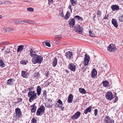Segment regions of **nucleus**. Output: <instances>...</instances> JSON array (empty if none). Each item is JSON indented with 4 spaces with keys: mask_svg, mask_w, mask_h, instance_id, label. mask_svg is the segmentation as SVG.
<instances>
[{
    "mask_svg": "<svg viewBox=\"0 0 123 123\" xmlns=\"http://www.w3.org/2000/svg\"><path fill=\"white\" fill-rule=\"evenodd\" d=\"M47 95V92L46 90H44L43 91V97L45 99L46 98Z\"/></svg>",
    "mask_w": 123,
    "mask_h": 123,
    "instance_id": "obj_38",
    "label": "nucleus"
},
{
    "mask_svg": "<svg viewBox=\"0 0 123 123\" xmlns=\"http://www.w3.org/2000/svg\"><path fill=\"white\" fill-rule=\"evenodd\" d=\"M3 1H0V5L1 4H2Z\"/></svg>",
    "mask_w": 123,
    "mask_h": 123,
    "instance_id": "obj_60",
    "label": "nucleus"
},
{
    "mask_svg": "<svg viewBox=\"0 0 123 123\" xmlns=\"http://www.w3.org/2000/svg\"><path fill=\"white\" fill-rule=\"evenodd\" d=\"M73 99L72 95L71 94L69 95L68 99V102L69 103L72 102Z\"/></svg>",
    "mask_w": 123,
    "mask_h": 123,
    "instance_id": "obj_23",
    "label": "nucleus"
},
{
    "mask_svg": "<svg viewBox=\"0 0 123 123\" xmlns=\"http://www.w3.org/2000/svg\"><path fill=\"white\" fill-rule=\"evenodd\" d=\"M97 75V71L95 69H93L92 71L91 77L92 78L95 77V76Z\"/></svg>",
    "mask_w": 123,
    "mask_h": 123,
    "instance_id": "obj_25",
    "label": "nucleus"
},
{
    "mask_svg": "<svg viewBox=\"0 0 123 123\" xmlns=\"http://www.w3.org/2000/svg\"><path fill=\"white\" fill-rule=\"evenodd\" d=\"M18 101L16 103H18L19 102H21L22 101V98H18Z\"/></svg>",
    "mask_w": 123,
    "mask_h": 123,
    "instance_id": "obj_50",
    "label": "nucleus"
},
{
    "mask_svg": "<svg viewBox=\"0 0 123 123\" xmlns=\"http://www.w3.org/2000/svg\"><path fill=\"white\" fill-rule=\"evenodd\" d=\"M20 63L23 65H26V64L27 62L25 60H21L20 62Z\"/></svg>",
    "mask_w": 123,
    "mask_h": 123,
    "instance_id": "obj_45",
    "label": "nucleus"
},
{
    "mask_svg": "<svg viewBox=\"0 0 123 123\" xmlns=\"http://www.w3.org/2000/svg\"><path fill=\"white\" fill-rule=\"evenodd\" d=\"M37 123V119L34 117L31 120V123Z\"/></svg>",
    "mask_w": 123,
    "mask_h": 123,
    "instance_id": "obj_39",
    "label": "nucleus"
},
{
    "mask_svg": "<svg viewBox=\"0 0 123 123\" xmlns=\"http://www.w3.org/2000/svg\"><path fill=\"white\" fill-rule=\"evenodd\" d=\"M70 13L69 12L67 11L65 16L64 17V18L65 20H68L70 17Z\"/></svg>",
    "mask_w": 123,
    "mask_h": 123,
    "instance_id": "obj_26",
    "label": "nucleus"
},
{
    "mask_svg": "<svg viewBox=\"0 0 123 123\" xmlns=\"http://www.w3.org/2000/svg\"><path fill=\"white\" fill-rule=\"evenodd\" d=\"M90 60V58L89 55L85 54V55L84 60L83 62L84 66H86L88 64Z\"/></svg>",
    "mask_w": 123,
    "mask_h": 123,
    "instance_id": "obj_6",
    "label": "nucleus"
},
{
    "mask_svg": "<svg viewBox=\"0 0 123 123\" xmlns=\"http://www.w3.org/2000/svg\"><path fill=\"white\" fill-rule=\"evenodd\" d=\"M96 17V15H94V16H93V18H95Z\"/></svg>",
    "mask_w": 123,
    "mask_h": 123,
    "instance_id": "obj_63",
    "label": "nucleus"
},
{
    "mask_svg": "<svg viewBox=\"0 0 123 123\" xmlns=\"http://www.w3.org/2000/svg\"><path fill=\"white\" fill-rule=\"evenodd\" d=\"M16 117L18 118H21L22 117V114L20 109L17 108L15 110Z\"/></svg>",
    "mask_w": 123,
    "mask_h": 123,
    "instance_id": "obj_4",
    "label": "nucleus"
},
{
    "mask_svg": "<svg viewBox=\"0 0 123 123\" xmlns=\"http://www.w3.org/2000/svg\"><path fill=\"white\" fill-rule=\"evenodd\" d=\"M72 5L75 6L77 4V0H70Z\"/></svg>",
    "mask_w": 123,
    "mask_h": 123,
    "instance_id": "obj_32",
    "label": "nucleus"
},
{
    "mask_svg": "<svg viewBox=\"0 0 123 123\" xmlns=\"http://www.w3.org/2000/svg\"><path fill=\"white\" fill-rule=\"evenodd\" d=\"M33 0H24V2L27 3H30Z\"/></svg>",
    "mask_w": 123,
    "mask_h": 123,
    "instance_id": "obj_54",
    "label": "nucleus"
},
{
    "mask_svg": "<svg viewBox=\"0 0 123 123\" xmlns=\"http://www.w3.org/2000/svg\"><path fill=\"white\" fill-rule=\"evenodd\" d=\"M45 76L46 77H49V72L47 71V73L45 74Z\"/></svg>",
    "mask_w": 123,
    "mask_h": 123,
    "instance_id": "obj_57",
    "label": "nucleus"
},
{
    "mask_svg": "<svg viewBox=\"0 0 123 123\" xmlns=\"http://www.w3.org/2000/svg\"><path fill=\"white\" fill-rule=\"evenodd\" d=\"M53 60V61L52 63V65L53 67H55L56 66L57 64V59L56 57H55Z\"/></svg>",
    "mask_w": 123,
    "mask_h": 123,
    "instance_id": "obj_21",
    "label": "nucleus"
},
{
    "mask_svg": "<svg viewBox=\"0 0 123 123\" xmlns=\"http://www.w3.org/2000/svg\"><path fill=\"white\" fill-rule=\"evenodd\" d=\"M12 2L11 1H3L2 4H3L6 5L11 4H12Z\"/></svg>",
    "mask_w": 123,
    "mask_h": 123,
    "instance_id": "obj_33",
    "label": "nucleus"
},
{
    "mask_svg": "<svg viewBox=\"0 0 123 123\" xmlns=\"http://www.w3.org/2000/svg\"><path fill=\"white\" fill-rule=\"evenodd\" d=\"M97 14L99 17H101L102 15V12L98 10L97 12Z\"/></svg>",
    "mask_w": 123,
    "mask_h": 123,
    "instance_id": "obj_41",
    "label": "nucleus"
},
{
    "mask_svg": "<svg viewBox=\"0 0 123 123\" xmlns=\"http://www.w3.org/2000/svg\"><path fill=\"white\" fill-rule=\"evenodd\" d=\"M45 110V108L43 105H41L40 107L37 110L36 114L37 116H41L44 113Z\"/></svg>",
    "mask_w": 123,
    "mask_h": 123,
    "instance_id": "obj_3",
    "label": "nucleus"
},
{
    "mask_svg": "<svg viewBox=\"0 0 123 123\" xmlns=\"http://www.w3.org/2000/svg\"><path fill=\"white\" fill-rule=\"evenodd\" d=\"M114 27L117 28L118 27V24L117 22L116 19L113 18L111 21Z\"/></svg>",
    "mask_w": 123,
    "mask_h": 123,
    "instance_id": "obj_20",
    "label": "nucleus"
},
{
    "mask_svg": "<svg viewBox=\"0 0 123 123\" xmlns=\"http://www.w3.org/2000/svg\"><path fill=\"white\" fill-rule=\"evenodd\" d=\"M92 108V106H90L88 107L84 111V113L85 114H86L88 112H90L91 111Z\"/></svg>",
    "mask_w": 123,
    "mask_h": 123,
    "instance_id": "obj_28",
    "label": "nucleus"
},
{
    "mask_svg": "<svg viewBox=\"0 0 123 123\" xmlns=\"http://www.w3.org/2000/svg\"><path fill=\"white\" fill-rule=\"evenodd\" d=\"M5 49V47H4V48L2 49V50H4Z\"/></svg>",
    "mask_w": 123,
    "mask_h": 123,
    "instance_id": "obj_61",
    "label": "nucleus"
},
{
    "mask_svg": "<svg viewBox=\"0 0 123 123\" xmlns=\"http://www.w3.org/2000/svg\"><path fill=\"white\" fill-rule=\"evenodd\" d=\"M43 57L41 56L35 55L32 59V62L34 64H40L43 60Z\"/></svg>",
    "mask_w": 123,
    "mask_h": 123,
    "instance_id": "obj_1",
    "label": "nucleus"
},
{
    "mask_svg": "<svg viewBox=\"0 0 123 123\" xmlns=\"http://www.w3.org/2000/svg\"><path fill=\"white\" fill-rule=\"evenodd\" d=\"M109 82L107 81H104L102 82L103 86L105 87H107L109 86Z\"/></svg>",
    "mask_w": 123,
    "mask_h": 123,
    "instance_id": "obj_31",
    "label": "nucleus"
},
{
    "mask_svg": "<svg viewBox=\"0 0 123 123\" xmlns=\"http://www.w3.org/2000/svg\"><path fill=\"white\" fill-rule=\"evenodd\" d=\"M62 102L60 99L58 100L57 102L56 103L55 105V106L57 107H59L61 106H62Z\"/></svg>",
    "mask_w": 123,
    "mask_h": 123,
    "instance_id": "obj_16",
    "label": "nucleus"
},
{
    "mask_svg": "<svg viewBox=\"0 0 123 123\" xmlns=\"http://www.w3.org/2000/svg\"><path fill=\"white\" fill-rule=\"evenodd\" d=\"M49 3L48 4L49 5L53 3V0H48Z\"/></svg>",
    "mask_w": 123,
    "mask_h": 123,
    "instance_id": "obj_56",
    "label": "nucleus"
},
{
    "mask_svg": "<svg viewBox=\"0 0 123 123\" xmlns=\"http://www.w3.org/2000/svg\"><path fill=\"white\" fill-rule=\"evenodd\" d=\"M41 91V87L39 86H38L37 89V92L38 95H40Z\"/></svg>",
    "mask_w": 123,
    "mask_h": 123,
    "instance_id": "obj_27",
    "label": "nucleus"
},
{
    "mask_svg": "<svg viewBox=\"0 0 123 123\" xmlns=\"http://www.w3.org/2000/svg\"><path fill=\"white\" fill-rule=\"evenodd\" d=\"M6 30L7 31H12L13 30V29L12 28H11L10 27H7L6 28Z\"/></svg>",
    "mask_w": 123,
    "mask_h": 123,
    "instance_id": "obj_49",
    "label": "nucleus"
},
{
    "mask_svg": "<svg viewBox=\"0 0 123 123\" xmlns=\"http://www.w3.org/2000/svg\"><path fill=\"white\" fill-rule=\"evenodd\" d=\"M74 54L73 53L70 51H68L65 53V56L68 59H70L72 58V56Z\"/></svg>",
    "mask_w": 123,
    "mask_h": 123,
    "instance_id": "obj_10",
    "label": "nucleus"
},
{
    "mask_svg": "<svg viewBox=\"0 0 123 123\" xmlns=\"http://www.w3.org/2000/svg\"><path fill=\"white\" fill-rule=\"evenodd\" d=\"M35 104H34L30 107L31 111L33 113L35 112L36 110V107L35 106Z\"/></svg>",
    "mask_w": 123,
    "mask_h": 123,
    "instance_id": "obj_15",
    "label": "nucleus"
},
{
    "mask_svg": "<svg viewBox=\"0 0 123 123\" xmlns=\"http://www.w3.org/2000/svg\"><path fill=\"white\" fill-rule=\"evenodd\" d=\"M105 96L107 99L109 100H111L113 98V95L111 91H109L105 94Z\"/></svg>",
    "mask_w": 123,
    "mask_h": 123,
    "instance_id": "obj_7",
    "label": "nucleus"
},
{
    "mask_svg": "<svg viewBox=\"0 0 123 123\" xmlns=\"http://www.w3.org/2000/svg\"><path fill=\"white\" fill-rule=\"evenodd\" d=\"M5 64L4 62L0 59V67H5Z\"/></svg>",
    "mask_w": 123,
    "mask_h": 123,
    "instance_id": "obj_37",
    "label": "nucleus"
},
{
    "mask_svg": "<svg viewBox=\"0 0 123 123\" xmlns=\"http://www.w3.org/2000/svg\"><path fill=\"white\" fill-rule=\"evenodd\" d=\"M80 92L84 94H86V92L85 89L83 88H80L79 89Z\"/></svg>",
    "mask_w": 123,
    "mask_h": 123,
    "instance_id": "obj_36",
    "label": "nucleus"
},
{
    "mask_svg": "<svg viewBox=\"0 0 123 123\" xmlns=\"http://www.w3.org/2000/svg\"><path fill=\"white\" fill-rule=\"evenodd\" d=\"M27 10L29 12H33L34 11V9L31 7H28L27 9Z\"/></svg>",
    "mask_w": 123,
    "mask_h": 123,
    "instance_id": "obj_43",
    "label": "nucleus"
},
{
    "mask_svg": "<svg viewBox=\"0 0 123 123\" xmlns=\"http://www.w3.org/2000/svg\"><path fill=\"white\" fill-rule=\"evenodd\" d=\"M89 34L90 36L91 37H94L95 35L94 34V33L92 32V31H89Z\"/></svg>",
    "mask_w": 123,
    "mask_h": 123,
    "instance_id": "obj_46",
    "label": "nucleus"
},
{
    "mask_svg": "<svg viewBox=\"0 0 123 123\" xmlns=\"http://www.w3.org/2000/svg\"><path fill=\"white\" fill-rule=\"evenodd\" d=\"M39 76V74L38 72L35 73L34 74V76L35 77H38Z\"/></svg>",
    "mask_w": 123,
    "mask_h": 123,
    "instance_id": "obj_48",
    "label": "nucleus"
},
{
    "mask_svg": "<svg viewBox=\"0 0 123 123\" xmlns=\"http://www.w3.org/2000/svg\"><path fill=\"white\" fill-rule=\"evenodd\" d=\"M62 38V36L61 35H56L55 37L56 40H60Z\"/></svg>",
    "mask_w": 123,
    "mask_h": 123,
    "instance_id": "obj_40",
    "label": "nucleus"
},
{
    "mask_svg": "<svg viewBox=\"0 0 123 123\" xmlns=\"http://www.w3.org/2000/svg\"><path fill=\"white\" fill-rule=\"evenodd\" d=\"M29 75V73L26 70L21 71V75L24 78H27Z\"/></svg>",
    "mask_w": 123,
    "mask_h": 123,
    "instance_id": "obj_12",
    "label": "nucleus"
},
{
    "mask_svg": "<svg viewBox=\"0 0 123 123\" xmlns=\"http://www.w3.org/2000/svg\"><path fill=\"white\" fill-rule=\"evenodd\" d=\"M37 93L35 91L29 92L28 93V97H29V100L30 102H31L36 99L37 97Z\"/></svg>",
    "mask_w": 123,
    "mask_h": 123,
    "instance_id": "obj_2",
    "label": "nucleus"
},
{
    "mask_svg": "<svg viewBox=\"0 0 123 123\" xmlns=\"http://www.w3.org/2000/svg\"><path fill=\"white\" fill-rule=\"evenodd\" d=\"M52 101V100H51L50 102H48L45 103V106L47 108H51L53 105V104H52L51 103V102Z\"/></svg>",
    "mask_w": 123,
    "mask_h": 123,
    "instance_id": "obj_19",
    "label": "nucleus"
},
{
    "mask_svg": "<svg viewBox=\"0 0 123 123\" xmlns=\"http://www.w3.org/2000/svg\"><path fill=\"white\" fill-rule=\"evenodd\" d=\"M25 47L24 45H20L18 46L17 49V52H20L22 51Z\"/></svg>",
    "mask_w": 123,
    "mask_h": 123,
    "instance_id": "obj_17",
    "label": "nucleus"
},
{
    "mask_svg": "<svg viewBox=\"0 0 123 123\" xmlns=\"http://www.w3.org/2000/svg\"><path fill=\"white\" fill-rule=\"evenodd\" d=\"M10 43L8 41L6 42H2L0 44V46L4 45H6L10 44Z\"/></svg>",
    "mask_w": 123,
    "mask_h": 123,
    "instance_id": "obj_34",
    "label": "nucleus"
},
{
    "mask_svg": "<svg viewBox=\"0 0 123 123\" xmlns=\"http://www.w3.org/2000/svg\"><path fill=\"white\" fill-rule=\"evenodd\" d=\"M13 79L12 78H10L8 80L7 82V84L11 86L13 85Z\"/></svg>",
    "mask_w": 123,
    "mask_h": 123,
    "instance_id": "obj_22",
    "label": "nucleus"
},
{
    "mask_svg": "<svg viewBox=\"0 0 123 123\" xmlns=\"http://www.w3.org/2000/svg\"><path fill=\"white\" fill-rule=\"evenodd\" d=\"M10 51L11 50L10 49L7 48L5 52V53L6 54H8L10 52Z\"/></svg>",
    "mask_w": 123,
    "mask_h": 123,
    "instance_id": "obj_44",
    "label": "nucleus"
},
{
    "mask_svg": "<svg viewBox=\"0 0 123 123\" xmlns=\"http://www.w3.org/2000/svg\"><path fill=\"white\" fill-rule=\"evenodd\" d=\"M20 21H18L17 22V23L18 24H19V23H20L21 24V23H20Z\"/></svg>",
    "mask_w": 123,
    "mask_h": 123,
    "instance_id": "obj_64",
    "label": "nucleus"
},
{
    "mask_svg": "<svg viewBox=\"0 0 123 123\" xmlns=\"http://www.w3.org/2000/svg\"><path fill=\"white\" fill-rule=\"evenodd\" d=\"M60 108H61L62 110V111H63L64 110V107H62V106H61L59 107Z\"/></svg>",
    "mask_w": 123,
    "mask_h": 123,
    "instance_id": "obj_58",
    "label": "nucleus"
},
{
    "mask_svg": "<svg viewBox=\"0 0 123 123\" xmlns=\"http://www.w3.org/2000/svg\"><path fill=\"white\" fill-rule=\"evenodd\" d=\"M75 21L74 18L70 19L68 21V24L71 28H73L75 25Z\"/></svg>",
    "mask_w": 123,
    "mask_h": 123,
    "instance_id": "obj_8",
    "label": "nucleus"
},
{
    "mask_svg": "<svg viewBox=\"0 0 123 123\" xmlns=\"http://www.w3.org/2000/svg\"><path fill=\"white\" fill-rule=\"evenodd\" d=\"M108 51L111 52H114L116 50L117 48L115 45L113 44H111L107 48Z\"/></svg>",
    "mask_w": 123,
    "mask_h": 123,
    "instance_id": "obj_5",
    "label": "nucleus"
},
{
    "mask_svg": "<svg viewBox=\"0 0 123 123\" xmlns=\"http://www.w3.org/2000/svg\"><path fill=\"white\" fill-rule=\"evenodd\" d=\"M71 5H70L68 6V8H69V9H70L71 12H72V9L71 8Z\"/></svg>",
    "mask_w": 123,
    "mask_h": 123,
    "instance_id": "obj_59",
    "label": "nucleus"
},
{
    "mask_svg": "<svg viewBox=\"0 0 123 123\" xmlns=\"http://www.w3.org/2000/svg\"><path fill=\"white\" fill-rule=\"evenodd\" d=\"M109 16L108 14H107V15H105V16L103 17V19H108V18Z\"/></svg>",
    "mask_w": 123,
    "mask_h": 123,
    "instance_id": "obj_53",
    "label": "nucleus"
},
{
    "mask_svg": "<svg viewBox=\"0 0 123 123\" xmlns=\"http://www.w3.org/2000/svg\"><path fill=\"white\" fill-rule=\"evenodd\" d=\"M118 20L120 22H123V14L120 16L118 18Z\"/></svg>",
    "mask_w": 123,
    "mask_h": 123,
    "instance_id": "obj_42",
    "label": "nucleus"
},
{
    "mask_svg": "<svg viewBox=\"0 0 123 123\" xmlns=\"http://www.w3.org/2000/svg\"><path fill=\"white\" fill-rule=\"evenodd\" d=\"M74 20H77L78 21H82L83 20V18L81 17L78 15H76L74 16Z\"/></svg>",
    "mask_w": 123,
    "mask_h": 123,
    "instance_id": "obj_29",
    "label": "nucleus"
},
{
    "mask_svg": "<svg viewBox=\"0 0 123 123\" xmlns=\"http://www.w3.org/2000/svg\"><path fill=\"white\" fill-rule=\"evenodd\" d=\"M75 29L77 31H78L79 32H82L83 30L82 27L80 26L79 25H76Z\"/></svg>",
    "mask_w": 123,
    "mask_h": 123,
    "instance_id": "obj_14",
    "label": "nucleus"
},
{
    "mask_svg": "<svg viewBox=\"0 0 123 123\" xmlns=\"http://www.w3.org/2000/svg\"><path fill=\"white\" fill-rule=\"evenodd\" d=\"M111 8L112 10L114 11L119 9V6L116 5H112L111 6Z\"/></svg>",
    "mask_w": 123,
    "mask_h": 123,
    "instance_id": "obj_18",
    "label": "nucleus"
},
{
    "mask_svg": "<svg viewBox=\"0 0 123 123\" xmlns=\"http://www.w3.org/2000/svg\"><path fill=\"white\" fill-rule=\"evenodd\" d=\"M30 56L31 57H32L33 58V57L35 55H37L35 54V52L34 51L33 49L32 48H31L30 49Z\"/></svg>",
    "mask_w": 123,
    "mask_h": 123,
    "instance_id": "obj_24",
    "label": "nucleus"
},
{
    "mask_svg": "<svg viewBox=\"0 0 123 123\" xmlns=\"http://www.w3.org/2000/svg\"><path fill=\"white\" fill-rule=\"evenodd\" d=\"M98 111V110L97 109H95L94 114L95 116H96L97 115Z\"/></svg>",
    "mask_w": 123,
    "mask_h": 123,
    "instance_id": "obj_52",
    "label": "nucleus"
},
{
    "mask_svg": "<svg viewBox=\"0 0 123 123\" xmlns=\"http://www.w3.org/2000/svg\"><path fill=\"white\" fill-rule=\"evenodd\" d=\"M20 23L21 24H24L25 23H32V22L31 21H29L28 20H23L21 21Z\"/></svg>",
    "mask_w": 123,
    "mask_h": 123,
    "instance_id": "obj_30",
    "label": "nucleus"
},
{
    "mask_svg": "<svg viewBox=\"0 0 123 123\" xmlns=\"http://www.w3.org/2000/svg\"><path fill=\"white\" fill-rule=\"evenodd\" d=\"M66 72H67V73H69L68 71L67 70H66Z\"/></svg>",
    "mask_w": 123,
    "mask_h": 123,
    "instance_id": "obj_62",
    "label": "nucleus"
},
{
    "mask_svg": "<svg viewBox=\"0 0 123 123\" xmlns=\"http://www.w3.org/2000/svg\"><path fill=\"white\" fill-rule=\"evenodd\" d=\"M118 100V97L117 96H116L114 98V101L113 102L114 103H115L117 102Z\"/></svg>",
    "mask_w": 123,
    "mask_h": 123,
    "instance_id": "obj_55",
    "label": "nucleus"
},
{
    "mask_svg": "<svg viewBox=\"0 0 123 123\" xmlns=\"http://www.w3.org/2000/svg\"><path fill=\"white\" fill-rule=\"evenodd\" d=\"M59 15L60 16L62 17H64V16L63 11L59 12Z\"/></svg>",
    "mask_w": 123,
    "mask_h": 123,
    "instance_id": "obj_47",
    "label": "nucleus"
},
{
    "mask_svg": "<svg viewBox=\"0 0 123 123\" xmlns=\"http://www.w3.org/2000/svg\"><path fill=\"white\" fill-rule=\"evenodd\" d=\"M34 88L33 87H30L29 88H28V90L29 91V92L33 90Z\"/></svg>",
    "mask_w": 123,
    "mask_h": 123,
    "instance_id": "obj_51",
    "label": "nucleus"
},
{
    "mask_svg": "<svg viewBox=\"0 0 123 123\" xmlns=\"http://www.w3.org/2000/svg\"><path fill=\"white\" fill-rule=\"evenodd\" d=\"M68 68L71 71L74 72L76 70V66L73 63H70L69 65Z\"/></svg>",
    "mask_w": 123,
    "mask_h": 123,
    "instance_id": "obj_13",
    "label": "nucleus"
},
{
    "mask_svg": "<svg viewBox=\"0 0 123 123\" xmlns=\"http://www.w3.org/2000/svg\"><path fill=\"white\" fill-rule=\"evenodd\" d=\"M43 44L44 46H48L49 47L51 46L50 43L48 42L45 41L43 42Z\"/></svg>",
    "mask_w": 123,
    "mask_h": 123,
    "instance_id": "obj_35",
    "label": "nucleus"
},
{
    "mask_svg": "<svg viewBox=\"0 0 123 123\" xmlns=\"http://www.w3.org/2000/svg\"><path fill=\"white\" fill-rule=\"evenodd\" d=\"M81 114L80 113L79 111H77L71 117V118L73 120L77 119L80 116Z\"/></svg>",
    "mask_w": 123,
    "mask_h": 123,
    "instance_id": "obj_11",
    "label": "nucleus"
},
{
    "mask_svg": "<svg viewBox=\"0 0 123 123\" xmlns=\"http://www.w3.org/2000/svg\"><path fill=\"white\" fill-rule=\"evenodd\" d=\"M105 123H113L114 121L108 116L105 117L104 121Z\"/></svg>",
    "mask_w": 123,
    "mask_h": 123,
    "instance_id": "obj_9",
    "label": "nucleus"
}]
</instances>
